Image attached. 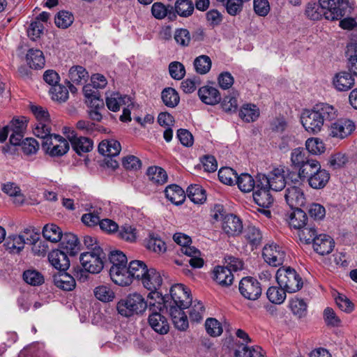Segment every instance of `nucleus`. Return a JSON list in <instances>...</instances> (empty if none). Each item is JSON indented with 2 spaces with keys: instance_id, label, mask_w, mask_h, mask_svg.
<instances>
[{
  "instance_id": "obj_1",
  "label": "nucleus",
  "mask_w": 357,
  "mask_h": 357,
  "mask_svg": "<svg viewBox=\"0 0 357 357\" xmlns=\"http://www.w3.org/2000/svg\"><path fill=\"white\" fill-rule=\"evenodd\" d=\"M190 292L178 291L177 296L176 292L174 294L162 295L161 291H150L148 298H157V307L159 310L166 308L169 312L174 327L181 331H185L188 328L189 323L183 309L188 308L192 303Z\"/></svg>"
},
{
  "instance_id": "obj_2",
  "label": "nucleus",
  "mask_w": 357,
  "mask_h": 357,
  "mask_svg": "<svg viewBox=\"0 0 357 357\" xmlns=\"http://www.w3.org/2000/svg\"><path fill=\"white\" fill-rule=\"evenodd\" d=\"M337 116V109L333 106L327 103H319L311 109H304L301 121L308 133L316 135L321 130L324 125L335 120Z\"/></svg>"
},
{
  "instance_id": "obj_3",
  "label": "nucleus",
  "mask_w": 357,
  "mask_h": 357,
  "mask_svg": "<svg viewBox=\"0 0 357 357\" xmlns=\"http://www.w3.org/2000/svg\"><path fill=\"white\" fill-rule=\"evenodd\" d=\"M319 0V3L309 2L306 6L305 15L312 20H319L324 16L328 20H337L346 15L349 1L333 2L329 5Z\"/></svg>"
},
{
  "instance_id": "obj_4",
  "label": "nucleus",
  "mask_w": 357,
  "mask_h": 357,
  "mask_svg": "<svg viewBox=\"0 0 357 357\" xmlns=\"http://www.w3.org/2000/svg\"><path fill=\"white\" fill-rule=\"evenodd\" d=\"M106 254L99 246L92 248V250L82 253L79 261L84 269L75 271V277L80 282H84L88 278V273L96 274L100 273L104 267Z\"/></svg>"
},
{
  "instance_id": "obj_5",
  "label": "nucleus",
  "mask_w": 357,
  "mask_h": 357,
  "mask_svg": "<svg viewBox=\"0 0 357 357\" xmlns=\"http://www.w3.org/2000/svg\"><path fill=\"white\" fill-rule=\"evenodd\" d=\"M291 166L299 171L303 179L307 181L321 165L320 162L310 156L303 148H296L291 153Z\"/></svg>"
},
{
  "instance_id": "obj_6",
  "label": "nucleus",
  "mask_w": 357,
  "mask_h": 357,
  "mask_svg": "<svg viewBox=\"0 0 357 357\" xmlns=\"http://www.w3.org/2000/svg\"><path fill=\"white\" fill-rule=\"evenodd\" d=\"M147 306L144 298L135 291L121 299L116 304V310L120 315L128 318L144 313Z\"/></svg>"
},
{
  "instance_id": "obj_7",
  "label": "nucleus",
  "mask_w": 357,
  "mask_h": 357,
  "mask_svg": "<svg viewBox=\"0 0 357 357\" xmlns=\"http://www.w3.org/2000/svg\"><path fill=\"white\" fill-rule=\"evenodd\" d=\"M285 172L282 167L273 169L268 175L258 174V186H265L268 190L280 191L286 186Z\"/></svg>"
},
{
  "instance_id": "obj_8",
  "label": "nucleus",
  "mask_w": 357,
  "mask_h": 357,
  "mask_svg": "<svg viewBox=\"0 0 357 357\" xmlns=\"http://www.w3.org/2000/svg\"><path fill=\"white\" fill-rule=\"evenodd\" d=\"M280 290H300L303 283L301 278L294 269L288 268H280L275 276Z\"/></svg>"
},
{
  "instance_id": "obj_9",
  "label": "nucleus",
  "mask_w": 357,
  "mask_h": 357,
  "mask_svg": "<svg viewBox=\"0 0 357 357\" xmlns=\"http://www.w3.org/2000/svg\"><path fill=\"white\" fill-rule=\"evenodd\" d=\"M157 298H153L149 301V309L152 312L149 314L148 321L151 328L160 335H165L169 331V325L167 318L157 312L159 310L157 307Z\"/></svg>"
},
{
  "instance_id": "obj_10",
  "label": "nucleus",
  "mask_w": 357,
  "mask_h": 357,
  "mask_svg": "<svg viewBox=\"0 0 357 357\" xmlns=\"http://www.w3.org/2000/svg\"><path fill=\"white\" fill-rule=\"evenodd\" d=\"M42 149L51 156H61L67 153L69 149L68 141L59 135L45 138L41 142Z\"/></svg>"
},
{
  "instance_id": "obj_11",
  "label": "nucleus",
  "mask_w": 357,
  "mask_h": 357,
  "mask_svg": "<svg viewBox=\"0 0 357 357\" xmlns=\"http://www.w3.org/2000/svg\"><path fill=\"white\" fill-rule=\"evenodd\" d=\"M262 255L266 262L272 266L276 267L284 262L286 252L283 248L277 244L271 243L264 247Z\"/></svg>"
},
{
  "instance_id": "obj_12",
  "label": "nucleus",
  "mask_w": 357,
  "mask_h": 357,
  "mask_svg": "<svg viewBox=\"0 0 357 357\" xmlns=\"http://www.w3.org/2000/svg\"><path fill=\"white\" fill-rule=\"evenodd\" d=\"M284 198L291 208L303 206L305 202L303 190L297 185L287 186L285 190Z\"/></svg>"
},
{
  "instance_id": "obj_13",
  "label": "nucleus",
  "mask_w": 357,
  "mask_h": 357,
  "mask_svg": "<svg viewBox=\"0 0 357 357\" xmlns=\"http://www.w3.org/2000/svg\"><path fill=\"white\" fill-rule=\"evenodd\" d=\"M355 129L354 123L349 119H340L330 128V135L343 139L349 135Z\"/></svg>"
},
{
  "instance_id": "obj_14",
  "label": "nucleus",
  "mask_w": 357,
  "mask_h": 357,
  "mask_svg": "<svg viewBox=\"0 0 357 357\" xmlns=\"http://www.w3.org/2000/svg\"><path fill=\"white\" fill-rule=\"evenodd\" d=\"M222 228L228 236H235L241 234L243 224L236 215L227 214L222 220Z\"/></svg>"
},
{
  "instance_id": "obj_15",
  "label": "nucleus",
  "mask_w": 357,
  "mask_h": 357,
  "mask_svg": "<svg viewBox=\"0 0 357 357\" xmlns=\"http://www.w3.org/2000/svg\"><path fill=\"white\" fill-rule=\"evenodd\" d=\"M73 150L78 154L89 152L93 149V141L86 137H78L75 131L68 135Z\"/></svg>"
},
{
  "instance_id": "obj_16",
  "label": "nucleus",
  "mask_w": 357,
  "mask_h": 357,
  "mask_svg": "<svg viewBox=\"0 0 357 357\" xmlns=\"http://www.w3.org/2000/svg\"><path fill=\"white\" fill-rule=\"evenodd\" d=\"M139 283L146 290H158L162 284V278L156 269L151 268H149Z\"/></svg>"
},
{
  "instance_id": "obj_17",
  "label": "nucleus",
  "mask_w": 357,
  "mask_h": 357,
  "mask_svg": "<svg viewBox=\"0 0 357 357\" xmlns=\"http://www.w3.org/2000/svg\"><path fill=\"white\" fill-rule=\"evenodd\" d=\"M354 78L349 72L341 71L336 73L333 78V85L338 91H347L355 84Z\"/></svg>"
},
{
  "instance_id": "obj_18",
  "label": "nucleus",
  "mask_w": 357,
  "mask_h": 357,
  "mask_svg": "<svg viewBox=\"0 0 357 357\" xmlns=\"http://www.w3.org/2000/svg\"><path fill=\"white\" fill-rule=\"evenodd\" d=\"M253 199L255 202L260 207L268 208L273 203V198L268 190L265 186H258L257 181L256 189L253 191Z\"/></svg>"
},
{
  "instance_id": "obj_19",
  "label": "nucleus",
  "mask_w": 357,
  "mask_h": 357,
  "mask_svg": "<svg viewBox=\"0 0 357 357\" xmlns=\"http://www.w3.org/2000/svg\"><path fill=\"white\" fill-rule=\"evenodd\" d=\"M329 179L330 174L320 165L306 182L312 189L320 190L326 185Z\"/></svg>"
},
{
  "instance_id": "obj_20",
  "label": "nucleus",
  "mask_w": 357,
  "mask_h": 357,
  "mask_svg": "<svg viewBox=\"0 0 357 357\" xmlns=\"http://www.w3.org/2000/svg\"><path fill=\"white\" fill-rule=\"evenodd\" d=\"M335 246L333 239L328 235L319 234L313 243L314 250L320 255L330 254Z\"/></svg>"
},
{
  "instance_id": "obj_21",
  "label": "nucleus",
  "mask_w": 357,
  "mask_h": 357,
  "mask_svg": "<svg viewBox=\"0 0 357 357\" xmlns=\"http://www.w3.org/2000/svg\"><path fill=\"white\" fill-rule=\"evenodd\" d=\"M68 255H69L68 253L63 250H55L49 254L48 259L55 268L64 271L70 266Z\"/></svg>"
},
{
  "instance_id": "obj_22",
  "label": "nucleus",
  "mask_w": 357,
  "mask_h": 357,
  "mask_svg": "<svg viewBox=\"0 0 357 357\" xmlns=\"http://www.w3.org/2000/svg\"><path fill=\"white\" fill-rule=\"evenodd\" d=\"M200 100L206 105H214L220 102V93L218 90L211 86H204L198 90Z\"/></svg>"
},
{
  "instance_id": "obj_23",
  "label": "nucleus",
  "mask_w": 357,
  "mask_h": 357,
  "mask_svg": "<svg viewBox=\"0 0 357 357\" xmlns=\"http://www.w3.org/2000/svg\"><path fill=\"white\" fill-rule=\"evenodd\" d=\"M109 275L111 280L119 286L126 287L132 283L129 268L127 266L121 268H110Z\"/></svg>"
},
{
  "instance_id": "obj_24",
  "label": "nucleus",
  "mask_w": 357,
  "mask_h": 357,
  "mask_svg": "<svg viewBox=\"0 0 357 357\" xmlns=\"http://www.w3.org/2000/svg\"><path fill=\"white\" fill-rule=\"evenodd\" d=\"M213 273V280L222 287H227L232 284L234 275L228 267L216 266Z\"/></svg>"
},
{
  "instance_id": "obj_25",
  "label": "nucleus",
  "mask_w": 357,
  "mask_h": 357,
  "mask_svg": "<svg viewBox=\"0 0 357 357\" xmlns=\"http://www.w3.org/2000/svg\"><path fill=\"white\" fill-rule=\"evenodd\" d=\"M62 250L70 256H75L79 250V243L77 237L72 233L63 234L61 238Z\"/></svg>"
},
{
  "instance_id": "obj_26",
  "label": "nucleus",
  "mask_w": 357,
  "mask_h": 357,
  "mask_svg": "<svg viewBox=\"0 0 357 357\" xmlns=\"http://www.w3.org/2000/svg\"><path fill=\"white\" fill-rule=\"evenodd\" d=\"M131 104V100L128 96H122L119 93H112L106 98V105L112 112L119 111L121 105H128L130 106Z\"/></svg>"
},
{
  "instance_id": "obj_27",
  "label": "nucleus",
  "mask_w": 357,
  "mask_h": 357,
  "mask_svg": "<svg viewBox=\"0 0 357 357\" xmlns=\"http://www.w3.org/2000/svg\"><path fill=\"white\" fill-rule=\"evenodd\" d=\"M151 12L156 19L161 20L167 17L170 20H174L176 18L174 7L170 5L166 6L160 2H156L152 5Z\"/></svg>"
},
{
  "instance_id": "obj_28",
  "label": "nucleus",
  "mask_w": 357,
  "mask_h": 357,
  "mask_svg": "<svg viewBox=\"0 0 357 357\" xmlns=\"http://www.w3.org/2000/svg\"><path fill=\"white\" fill-rule=\"evenodd\" d=\"M121 149L120 143L114 139L103 140L98 145V151L107 157H114L119 154Z\"/></svg>"
},
{
  "instance_id": "obj_29",
  "label": "nucleus",
  "mask_w": 357,
  "mask_h": 357,
  "mask_svg": "<svg viewBox=\"0 0 357 357\" xmlns=\"http://www.w3.org/2000/svg\"><path fill=\"white\" fill-rule=\"evenodd\" d=\"M165 194L166 198L175 205L181 204L185 199L184 190L176 184L168 185L165 188Z\"/></svg>"
},
{
  "instance_id": "obj_30",
  "label": "nucleus",
  "mask_w": 357,
  "mask_h": 357,
  "mask_svg": "<svg viewBox=\"0 0 357 357\" xmlns=\"http://www.w3.org/2000/svg\"><path fill=\"white\" fill-rule=\"evenodd\" d=\"M128 268L130 274L131 282H132L133 280H136L139 283L149 270L146 264L139 260H133L130 261Z\"/></svg>"
},
{
  "instance_id": "obj_31",
  "label": "nucleus",
  "mask_w": 357,
  "mask_h": 357,
  "mask_svg": "<svg viewBox=\"0 0 357 357\" xmlns=\"http://www.w3.org/2000/svg\"><path fill=\"white\" fill-rule=\"evenodd\" d=\"M6 250L12 254H19L24 247V238L22 235H10L3 244Z\"/></svg>"
},
{
  "instance_id": "obj_32",
  "label": "nucleus",
  "mask_w": 357,
  "mask_h": 357,
  "mask_svg": "<svg viewBox=\"0 0 357 357\" xmlns=\"http://www.w3.org/2000/svg\"><path fill=\"white\" fill-rule=\"evenodd\" d=\"M308 223L306 213L300 207L295 208L289 216V224L290 227L299 230Z\"/></svg>"
},
{
  "instance_id": "obj_33",
  "label": "nucleus",
  "mask_w": 357,
  "mask_h": 357,
  "mask_svg": "<svg viewBox=\"0 0 357 357\" xmlns=\"http://www.w3.org/2000/svg\"><path fill=\"white\" fill-rule=\"evenodd\" d=\"M243 236L253 248H257L261 243L262 234L261 231L253 225L245 227Z\"/></svg>"
},
{
  "instance_id": "obj_34",
  "label": "nucleus",
  "mask_w": 357,
  "mask_h": 357,
  "mask_svg": "<svg viewBox=\"0 0 357 357\" xmlns=\"http://www.w3.org/2000/svg\"><path fill=\"white\" fill-rule=\"evenodd\" d=\"M26 57L27 63L31 68H43L45 66V57L43 52L40 50L30 49Z\"/></svg>"
},
{
  "instance_id": "obj_35",
  "label": "nucleus",
  "mask_w": 357,
  "mask_h": 357,
  "mask_svg": "<svg viewBox=\"0 0 357 357\" xmlns=\"http://www.w3.org/2000/svg\"><path fill=\"white\" fill-rule=\"evenodd\" d=\"M43 237L52 243L60 241L63 236L61 229L55 224H47L43 229Z\"/></svg>"
},
{
  "instance_id": "obj_36",
  "label": "nucleus",
  "mask_w": 357,
  "mask_h": 357,
  "mask_svg": "<svg viewBox=\"0 0 357 357\" xmlns=\"http://www.w3.org/2000/svg\"><path fill=\"white\" fill-rule=\"evenodd\" d=\"M186 192L188 198L195 204H203L206 199V191L199 185H190Z\"/></svg>"
},
{
  "instance_id": "obj_37",
  "label": "nucleus",
  "mask_w": 357,
  "mask_h": 357,
  "mask_svg": "<svg viewBox=\"0 0 357 357\" xmlns=\"http://www.w3.org/2000/svg\"><path fill=\"white\" fill-rule=\"evenodd\" d=\"M161 98L163 103L168 107H176L180 101V97L178 92L172 87H167L162 90Z\"/></svg>"
},
{
  "instance_id": "obj_38",
  "label": "nucleus",
  "mask_w": 357,
  "mask_h": 357,
  "mask_svg": "<svg viewBox=\"0 0 357 357\" xmlns=\"http://www.w3.org/2000/svg\"><path fill=\"white\" fill-rule=\"evenodd\" d=\"M267 288V290L275 289L273 286H266L264 284L259 282L257 279L252 277H245L241 279L239 282L238 290H248V289H260Z\"/></svg>"
},
{
  "instance_id": "obj_39",
  "label": "nucleus",
  "mask_w": 357,
  "mask_h": 357,
  "mask_svg": "<svg viewBox=\"0 0 357 357\" xmlns=\"http://www.w3.org/2000/svg\"><path fill=\"white\" fill-rule=\"evenodd\" d=\"M147 176L150 181L158 185H162L167 181V172L162 167L152 166L147 169Z\"/></svg>"
},
{
  "instance_id": "obj_40",
  "label": "nucleus",
  "mask_w": 357,
  "mask_h": 357,
  "mask_svg": "<svg viewBox=\"0 0 357 357\" xmlns=\"http://www.w3.org/2000/svg\"><path fill=\"white\" fill-rule=\"evenodd\" d=\"M259 116V110L256 105L245 104L242 106L239 112V117L245 122H253Z\"/></svg>"
},
{
  "instance_id": "obj_41",
  "label": "nucleus",
  "mask_w": 357,
  "mask_h": 357,
  "mask_svg": "<svg viewBox=\"0 0 357 357\" xmlns=\"http://www.w3.org/2000/svg\"><path fill=\"white\" fill-rule=\"evenodd\" d=\"M174 11L179 16L188 17L194 11V4L191 0H176Z\"/></svg>"
},
{
  "instance_id": "obj_42",
  "label": "nucleus",
  "mask_w": 357,
  "mask_h": 357,
  "mask_svg": "<svg viewBox=\"0 0 357 357\" xmlns=\"http://www.w3.org/2000/svg\"><path fill=\"white\" fill-rule=\"evenodd\" d=\"M298 235L301 241L306 244H310L312 242L314 243L315 238H317V230L312 223H308L303 228L298 230Z\"/></svg>"
},
{
  "instance_id": "obj_43",
  "label": "nucleus",
  "mask_w": 357,
  "mask_h": 357,
  "mask_svg": "<svg viewBox=\"0 0 357 357\" xmlns=\"http://www.w3.org/2000/svg\"><path fill=\"white\" fill-rule=\"evenodd\" d=\"M236 184L242 192H249L256 189L257 181L248 174H241L238 176Z\"/></svg>"
},
{
  "instance_id": "obj_44",
  "label": "nucleus",
  "mask_w": 357,
  "mask_h": 357,
  "mask_svg": "<svg viewBox=\"0 0 357 357\" xmlns=\"http://www.w3.org/2000/svg\"><path fill=\"white\" fill-rule=\"evenodd\" d=\"M146 248L157 253H163L166 251L165 243L157 235L150 234L146 240Z\"/></svg>"
},
{
  "instance_id": "obj_45",
  "label": "nucleus",
  "mask_w": 357,
  "mask_h": 357,
  "mask_svg": "<svg viewBox=\"0 0 357 357\" xmlns=\"http://www.w3.org/2000/svg\"><path fill=\"white\" fill-rule=\"evenodd\" d=\"M190 306V320L192 322L199 323L203 319L204 314L205 312V308L203 303L200 301H192Z\"/></svg>"
},
{
  "instance_id": "obj_46",
  "label": "nucleus",
  "mask_w": 357,
  "mask_h": 357,
  "mask_svg": "<svg viewBox=\"0 0 357 357\" xmlns=\"http://www.w3.org/2000/svg\"><path fill=\"white\" fill-rule=\"evenodd\" d=\"M289 305L293 314L299 319L306 316L307 305L303 299L295 297L291 300Z\"/></svg>"
},
{
  "instance_id": "obj_47",
  "label": "nucleus",
  "mask_w": 357,
  "mask_h": 357,
  "mask_svg": "<svg viewBox=\"0 0 357 357\" xmlns=\"http://www.w3.org/2000/svg\"><path fill=\"white\" fill-rule=\"evenodd\" d=\"M23 280L31 286H40L45 282L44 276L38 271L29 269L23 273Z\"/></svg>"
},
{
  "instance_id": "obj_48",
  "label": "nucleus",
  "mask_w": 357,
  "mask_h": 357,
  "mask_svg": "<svg viewBox=\"0 0 357 357\" xmlns=\"http://www.w3.org/2000/svg\"><path fill=\"white\" fill-rule=\"evenodd\" d=\"M88 77V72L82 66H73L69 70V78L72 82L76 84H82V81L86 82Z\"/></svg>"
},
{
  "instance_id": "obj_49",
  "label": "nucleus",
  "mask_w": 357,
  "mask_h": 357,
  "mask_svg": "<svg viewBox=\"0 0 357 357\" xmlns=\"http://www.w3.org/2000/svg\"><path fill=\"white\" fill-rule=\"evenodd\" d=\"M193 64L197 73L204 75L210 70L212 62L208 56L201 55L194 60Z\"/></svg>"
},
{
  "instance_id": "obj_50",
  "label": "nucleus",
  "mask_w": 357,
  "mask_h": 357,
  "mask_svg": "<svg viewBox=\"0 0 357 357\" xmlns=\"http://www.w3.org/2000/svg\"><path fill=\"white\" fill-rule=\"evenodd\" d=\"M219 180L224 184L231 185L236 183L237 173L230 167H222L218 172Z\"/></svg>"
},
{
  "instance_id": "obj_51",
  "label": "nucleus",
  "mask_w": 357,
  "mask_h": 357,
  "mask_svg": "<svg viewBox=\"0 0 357 357\" xmlns=\"http://www.w3.org/2000/svg\"><path fill=\"white\" fill-rule=\"evenodd\" d=\"M74 21L73 15L68 11L62 10L57 13L55 17V24L61 29L69 27Z\"/></svg>"
},
{
  "instance_id": "obj_52",
  "label": "nucleus",
  "mask_w": 357,
  "mask_h": 357,
  "mask_svg": "<svg viewBox=\"0 0 357 357\" xmlns=\"http://www.w3.org/2000/svg\"><path fill=\"white\" fill-rule=\"evenodd\" d=\"M323 319L326 326L330 327H338L341 324V319L336 314L334 310L330 307L324 310Z\"/></svg>"
},
{
  "instance_id": "obj_53",
  "label": "nucleus",
  "mask_w": 357,
  "mask_h": 357,
  "mask_svg": "<svg viewBox=\"0 0 357 357\" xmlns=\"http://www.w3.org/2000/svg\"><path fill=\"white\" fill-rule=\"evenodd\" d=\"M117 231L118 237L125 241L133 243L137 239L136 229L130 225H123Z\"/></svg>"
},
{
  "instance_id": "obj_54",
  "label": "nucleus",
  "mask_w": 357,
  "mask_h": 357,
  "mask_svg": "<svg viewBox=\"0 0 357 357\" xmlns=\"http://www.w3.org/2000/svg\"><path fill=\"white\" fill-rule=\"evenodd\" d=\"M206 333L211 337L220 336L222 333L221 324L215 318H208L205 322Z\"/></svg>"
},
{
  "instance_id": "obj_55",
  "label": "nucleus",
  "mask_w": 357,
  "mask_h": 357,
  "mask_svg": "<svg viewBox=\"0 0 357 357\" xmlns=\"http://www.w3.org/2000/svg\"><path fill=\"white\" fill-rule=\"evenodd\" d=\"M174 38L178 45L185 47L190 45L191 35L186 29H177L174 31Z\"/></svg>"
},
{
  "instance_id": "obj_56",
  "label": "nucleus",
  "mask_w": 357,
  "mask_h": 357,
  "mask_svg": "<svg viewBox=\"0 0 357 357\" xmlns=\"http://www.w3.org/2000/svg\"><path fill=\"white\" fill-rule=\"evenodd\" d=\"M109 259L112 264L111 268H121L127 266V257L121 251L116 250L111 252Z\"/></svg>"
},
{
  "instance_id": "obj_57",
  "label": "nucleus",
  "mask_w": 357,
  "mask_h": 357,
  "mask_svg": "<svg viewBox=\"0 0 357 357\" xmlns=\"http://www.w3.org/2000/svg\"><path fill=\"white\" fill-rule=\"evenodd\" d=\"M34 134L42 139V141L45 140V138L49 137H53L52 135L51 128L50 126V121H41L37 122L33 130Z\"/></svg>"
},
{
  "instance_id": "obj_58",
  "label": "nucleus",
  "mask_w": 357,
  "mask_h": 357,
  "mask_svg": "<svg viewBox=\"0 0 357 357\" xmlns=\"http://www.w3.org/2000/svg\"><path fill=\"white\" fill-rule=\"evenodd\" d=\"M306 149L307 153L319 154L324 151L325 147L321 141L318 138H309L305 142Z\"/></svg>"
},
{
  "instance_id": "obj_59",
  "label": "nucleus",
  "mask_w": 357,
  "mask_h": 357,
  "mask_svg": "<svg viewBox=\"0 0 357 357\" xmlns=\"http://www.w3.org/2000/svg\"><path fill=\"white\" fill-rule=\"evenodd\" d=\"M285 178L286 185H287V186L297 185L301 187L303 185V183L305 181L301 176V172L295 169L291 171L288 170L285 175Z\"/></svg>"
},
{
  "instance_id": "obj_60",
  "label": "nucleus",
  "mask_w": 357,
  "mask_h": 357,
  "mask_svg": "<svg viewBox=\"0 0 357 357\" xmlns=\"http://www.w3.org/2000/svg\"><path fill=\"white\" fill-rule=\"evenodd\" d=\"M53 100L65 102L68 98V90L65 86L56 84L50 89Z\"/></svg>"
},
{
  "instance_id": "obj_61",
  "label": "nucleus",
  "mask_w": 357,
  "mask_h": 357,
  "mask_svg": "<svg viewBox=\"0 0 357 357\" xmlns=\"http://www.w3.org/2000/svg\"><path fill=\"white\" fill-rule=\"evenodd\" d=\"M169 72L170 76L176 80L183 78L185 75L184 66L178 61H173L169 65Z\"/></svg>"
},
{
  "instance_id": "obj_62",
  "label": "nucleus",
  "mask_w": 357,
  "mask_h": 357,
  "mask_svg": "<svg viewBox=\"0 0 357 357\" xmlns=\"http://www.w3.org/2000/svg\"><path fill=\"white\" fill-rule=\"evenodd\" d=\"M21 145L26 155L34 154L39 149V143L33 138H26L22 140Z\"/></svg>"
},
{
  "instance_id": "obj_63",
  "label": "nucleus",
  "mask_w": 357,
  "mask_h": 357,
  "mask_svg": "<svg viewBox=\"0 0 357 357\" xmlns=\"http://www.w3.org/2000/svg\"><path fill=\"white\" fill-rule=\"evenodd\" d=\"M335 300L341 310L349 313L354 310V304L345 295L338 293V296L335 298Z\"/></svg>"
},
{
  "instance_id": "obj_64",
  "label": "nucleus",
  "mask_w": 357,
  "mask_h": 357,
  "mask_svg": "<svg viewBox=\"0 0 357 357\" xmlns=\"http://www.w3.org/2000/svg\"><path fill=\"white\" fill-rule=\"evenodd\" d=\"M44 26L39 21L33 22L27 30L28 36L32 40H36L43 33Z\"/></svg>"
}]
</instances>
